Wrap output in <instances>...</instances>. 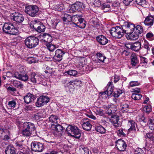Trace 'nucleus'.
I'll return each mask as SVG.
<instances>
[{
	"instance_id": "nucleus-3",
	"label": "nucleus",
	"mask_w": 154,
	"mask_h": 154,
	"mask_svg": "<svg viewBox=\"0 0 154 154\" xmlns=\"http://www.w3.org/2000/svg\"><path fill=\"white\" fill-rule=\"evenodd\" d=\"M18 27L14 26L13 23H5L3 27V31L5 33L11 35H16L19 32Z\"/></svg>"
},
{
	"instance_id": "nucleus-8",
	"label": "nucleus",
	"mask_w": 154,
	"mask_h": 154,
	"mask_svg": "<svg viewBox=\"0 0 154 154\" xmlns=\"http://www.w3.org/2000/svg\"><path fill=\"white\" fill-rule=\"evenodd\" d=\"M121 27L124 33L127 34V35H128L129 32L134 31L135 25L131 23L125 22L124 24Z\"/></svg>"
},
{
	"instance_id": "nucleus-24",
	"label": "nucleus",
	"mask_w": 154,
	"mask_h": 154,
	"mask_svg": "<svg viewBox=\"0 0 154 154\" xmlns=\"http://www.w3.org/2000/svg\"><path fill=\"white\" fill-rule=\"evenodd\" d=\"M42 36L43 38V41L46 42L45 44L50 43L52 41V37L49 34L44 33Z\"/></svg>"
},
{
	"instance_id": "nucleus-52",
	"label": "nucleus",
	"mask_w": 154,
	"mask_h": 154,
	"mask_svg": "<svg viewBox=\"0 0 154 154\" xmlns=\"http://www.w3.org/2000/svg\"><path fill=\"white\" fill-rule=\"evenodd\" d=\"M123 92V91L119 89L116 91H115L113 95L115 97H118L119 95Z\"/></svg>"
},
{
	"instance_id": "nucleus-19",
	"label": "nucleus",
	"mask_w": 154,
	"mask_h": 154,
	"mask_svg": "<svg viewBox=\"0 0 154 154\" xmlns=\"http://www.w3.org/2000/svg\"><path fill=\"white\" fill-rule=\"evenodd\" d=\"M106 87L107 88L106 90L103 92L102 94H106L109 96L111 95L113 92L114 88L112 82H109L107 85Z\"/></svg>"
},
{
	"instance_id": "nucleus-56",
	"label": "nucleus",
	"mask_w": 154,
	"mask_h": 154,
	"mask_svg": "<svg viewBox=\"0 0 154 154\" xmlns=\"http://www.w3.org/2000/svg\"><path fill=\"white\" fill-rule=\"evenodd\" d=\"M149 45V44L147 42H145L144 46L142 48V49L143 48L146 49V51L147 52L148 51H150Z\"/></svg>"
},
{
	"instance_id": "nucleus-45",
	"label": "nucleus",
	"mask_w": 154,
	"mask_h": 154,
	"mask_svg": "<svg viewBox=\"0 0 154 154\" xmlns=\"http://www.w3.org/2000/svg\"><path fill=\"white\" fill-rule=\"evenodd\" d=\"M65 73H66L70 75H72L74 76H76L78 74L77 72L75 70L71 69L65 72Z\"/></svg>"
},
{
	"instance_id": "nucleus-20",
	"label": "nucleus",
	"mask_w": 154,
	"mask_h": 154,
	"mask_svg": "<svg viewBox=\"0 0 154 154\" xmlns=\"http://www.w3.org/2000/svg\"><path fill=\"white\" fill-rule=\"evenodd\" d=\"M32 25L33 28L39 32H44L45 29V26L42 24H40L38 23H35Z\"/></svg>"
},
{
	"instance_id": "nucleus-51",
	"label": "nucleus",
	"mask_w": 154,
	"mask_h": 154,
	"mask_svg": "<svg viewBox=\"0 0 154 154\" xmlns=\"http://www.w3.org/2000/svg\"><path fill=\"white\" fill-rule=\"evenodd\" d=\"M146 136L150 140L154 142V132L147 133L146 134Z\"/></svg>"
},
{
	"instance_id": "nucleus-50",
	"label": "nucleus",
	"mask_w": 154,
	"mask_h": 154,
	"mask_svg": "<svg viewBox=\"0 0 154 154\" xmlns=\"http://www.w3.org/2000/svg\"><path fill=\"white\" fill-rule=\"evenodd\" d=\"M46 45L47 46L48 49L50 51H53L56 48L55 45L50 43L46 44Z\"/></svg>"
},
{
	"instance_id": "nucleus-7",
	"label": "nucleus",
	"mask_w": 154,
	"mask_h": 154,
	"mask_svg": "<svg viewBox=\"0 0 154 154\" xmlns=\"http://www.w3.org/2000/svg\"><path fill=\"white\" fill-rule=\"evenodd\" d=\"M110 33L113 37L119 38H121L124 34L122 27L118 26L112 28L110 30Z\"/></svg>"
},
{
	"instance_id": "nucleus-36",
	"label": "nucleus",
	"mask_w": 154,
	"mask_h": 154,
	"mask_svg": "<svg viewBox=\"0 0 154 154\" xmlns=\"http://www.w3.org/2000/svg\"><path fill=\"white\" fill-rule=\"evenodd\" d=\"M134 31H136L137 33L141 35L143 32V27L140 25H137L136 26H135V28H134Z\"/></svg>"
},
{
	"instance_id": "nucleus-64",
	"label": "nucleus",
	"mask_w": 154,
	"mask_h": 154,
	"mask_svg": "<svg viewBox=\"0 0 154 154\" xmlns=\"http://www.w3.org/2000/svg\"><path fill=\"white\" fill-rule=\"evenodd\" d=\"M113 79H114V83H116L119 80L120 78V77L119 76L116 75H115L114 76V77Z\"/></svg>"
},
{
	"instance_id": "nucleus-44",
	"label": "nucleus",
	"mask_w": 154,
	"mask_h": 154,
	"mask_svg": "<svg viewBox=\"0 0 154 154\" xmlns=\"http://www.w3.org/2000/svg\"><path fill=\"white\" fill-rule=\"evenodd\" d=\"M126 132L125 129L121 128L117 131V134L120 137H125L126 135Z\"/></svg>"
},
{
	"instance_id": "nucleus-9",
	"label": "nucleus",
	"mask_w": 154,
	"mask_h": 154,
	"mask_svg": "<svg viewBox=\"0 0 154 154\" xmlns=\"http://www.w3.org/2000/svg\"><path fill=\"white\" fill-rule=\"evenodd\" d=\"M31 146L32 150L35 152H42L44 149V145L38 142H32Z\"/></svg>"
},
{
	"instance_id": "nucleus-33",
	"label": "nucleus",
	"mask_w": 154,
	"mask_h": 154,
	"mask_svg": "<svg viewBox=\"0 0 154 154\" xmlns=\"http://www.w3.org/2000/svg\"><path fill=\"white\" fill-rule=\"evenodd\" d=\"M50 122L54 123H58V121L59 120L58 117L56 115H51L49 118Z\"/></svg>"
},
{
	"instance_id": "nucleus-23",
	"label": "nucleus",
	"mask_w": 154,
	"mask_h": 154,
	"mask_svg": "<svg viewBox=\"0 0 154 154\" xmlns=\"http://www.w3.org/2000/svg\"><path fill=\"white\" fill-rule=\"evenodd\" d=\"M104 109L107 110L106 113L109 115H111L115 112V110H113V106L110 105L108 106L104 105L103 106Z\"/></svg>"
},
{
	"instance_id": "nucleus-10",
	"label": "nucleus",
	"mask_w": 154,
	"mask_h": 154,
	"mask_svg": "<svg viewBox=\"0 0 154 154\" xmlns=\"http://www.w3.org/2000/svg\"><path fill=\"white\" fill-rule=\"evenodd\" d=\"M49 100V98L48 97L41 96L37 99L35 103V105L38 107L42 106L48 103Z\"/></svg>"
},
{
	"instance_id": "nucleus-26",
	"label": "nucleus",
	"mask_w": 154,
	"mask_h": 154,
	"mask_svg": "<svg viewBox=\"0 0 154 154\" xmlns=\"http://www.w3.org/2000/svg\"><path fill=\"white\" fill-rule=\"evenodd\" d=\"M131 58V63L132 66H135L139 63V61L137 59V56L135 54H132Z\"/></svg>"
},
{
	"instance_id": "nucleus-43",
	"label": "nucleus",
	"mask_w": 154,
	"mask_h": 154,
	"mask_svg": "<svg viewBox=\"0 0 154 154\" xmlns=\"http://www.w3.org/2000/svg\"><path fill=\"white\" fill-rule=\"evenodd\" d=\"M142 96L141 94H140L133 93L131 96V98L135 100H139L141 99Z\"/></svg>"
},
{
	"instance_id": "nucleus-6",
	"label": "nucleus",
	"mask_w": 154,
	"mask_h": 154,
	"mask_svg": "<svg viewBox=\"0 0 154 154\" xmlns=\"http://www.w3.org/2000/svg\"><path fill=\"white\" fill-rule=\"evenodd\" d=\"M39 9L38 7L35 5H28L26 6L24 11L29 16L34 17L38 15Z\"/></svg>"
},
{
	"instance_id": "nucleus-32",
	"label": "nucleus",
	"mask_w": 154,
	"mask_h": 154,
	"mask_svg": "<svg viewBox=\"0 0 154 154\" xmlns=\"http://www.w3.org/2000/svg\"><path fill=\"white\" fill-rule=\"evenodd\" d=\"M79 151L81 152L80 154H89V150L86 147H85L83 145H81L79 147Z\"/></svg>"
},
{
	"instance_id": "nucleus-30",
	"label": "nucleus",
	"mask_w": 154,
	"mask_h": 154,
	"mask_svg": "<svg viewBox=\"0 0 154 154\" xmlns=\"http://www.w3.org/2000/svg\"><path fill=\"white\" fill-rule=\"evenodd\" d=\"M119 117L114 116L112 118L111 122L113 124L114 126L116 127H118L120 125V122L119 121Z\"/></svg>"
},
{
	"instance_id": "nucleus-14",
	"label": "nucleus",
	"mask_w": 154,
	"mask_h": 154,
	"mask_svg": "<svg viewBox=\"0 0 154 154\" xmlns=\"http://www.w3.org/2000/svg\"><path fill=\"white\" fill-rule=\"evenodd\" d=\"M11 19L16 22L21 23L24 20L23 15L19 13H15L12 14Z\"/></svg>"
},
{
	"instance_id": "nucleus-22",
	"label": "nucleus",
	"mask_w": 154,
	"mask_h": 154,
	"mask_svg": "<svg viewBox=\"0 0 154 154\" xmlns=\"http://www.w3.org/2000/svg\"><path fill=\"white\" fill-rule=\"evenodd\" d=\"M154 17L152 16H149L145 19L144 21L146 25L151 26L153 25L154 23Z\"/></svg>"
},
{
	"instance_id": "nucleus-16",
	"label": "nucleus",
	"mask_w": 154,
	"mask_h": 154,
	"mask_svg": "<svg viewBox=\"0 0 154 154\" xmlns=\"http://www.w3.org/2000/svg\"><path fill=\"white\" fill-rule=\"evenodd\" d=\"M55 54L54 59L57 61L60 62L62 60L63 56L65 52L61 50L57 49L55 51Z\"/></svg>"
},
{
	"instance_id": "nucleus-54",
	"label": "nucleus",
	"mask_w": 154,
	"mask_h": 154,
	"mask_svg": "<svg viewBox=\"0 0 154 154\" xmlns=\"http://www.w3.org/2000/svg\"><path fill=\"white\" fill-rule=\"evenodd\" d=\"M28 61L30 63H35L37 61V58L34 57H28Z\"/></svg>"
},
{
	"instance_id": "nucleus-37",
	"label": "nucleus",
	"mask_w": 154,
	"mask_h": 154,
	"mask_svg": "<svg viewBox=\"0 0 154 154\" xmlns=\"http://www.w3.org/2000/svg\"><path fill=\"white\" fill-rule=\"evenodd\" d=\"M17 104V103L15 100H13L8 102L7 107L8 109H13L14 108Z\"/></svg>"
},
{
	"instance_id": "nucleus-61",
	"label": "nucleus",
	"mask_w": 154,
	"mask_h": 154,
	"mask_svg": "<svg viewBox=\"0 0 154 154\" xmlns=\"http://www.w3.org/2000/svg\"><path fill=\"white\" fill-rule=\"evenodd\" d=\"M96 113L97 115H99L100 116H102L104 115V113L103 111L100 109L97 110Z\"/></svg>"
},
{
	"instance_id": "nucleus-2",
	"label": "nucleus",
	"mask_w": 154,
	"mask_h": 154,
	"mask_svg": "<svg viewBox=\"0 0 154 154\" xmlns=\"http://www.w3.org/2000/svg\"><path fill=\"white\" fill-rule=\"evenodd\" d=\"M22 133L23 135L26 137L35 136L37 134L35 125L29 122H24Z\"/></svg>"
},
{
	"instance_id": "nucleus-62",
	"label": "nucleus",
	"mask_w": 154,
	"mask_h": 154,
	"mask_svg": "<svg viewBox=\"0 0 154 154\" xmlns=\"http://www.w3.org/2000/svg\"><path fill=\"white\" fill-rule=\"evenodd\" d=\"M136 3L140 5H142L145 3V0H135Z\"/></svg>"
},
{
	"instance_id": "nucleus-27",
	"label": "nucleus",
	"mask_w": 154,
	"mask_h": 154,
	"mask_svg": "<svg viewBox=\"0 0 154 154\" xmlns=\"http://www.w3.org/2000/svg\"><path fill=\"white\" fill-rule=\"evenodd\" d=\"M132 50L135 51H138L141 48V43L139 42L132 43Z\"/></svg>"
},
{
	"instance_id": "nucleus-59",
	"label": "nucleus",
	"mask_w": 154,
	"mask_h": 154,
	"mask_svg": "<svg viewBox=\"0 0 154 154\" xmlns=\"http://www.w3.org/2000/svg\"><path fill=\"white\" fill-rule=\"evenodd\" d=\"M45 154H63V153L61 151L57 152L56 151L53 150L49 153H46Z\"/></svg>"
},
{
	"instance_id": "nucleus-31",
	"label": "nucleus",
	"mask_w": 154,
	"mask_h": 154,
	"mask_svg": "<svg viewBox=\"0 0 154 154\" xmlns=\"http://www.w3.org/2000/svg\"><path fill=\"white\" fill-rule=\"evenodd\" d=\"M128 103V102H123L121 103L120 106L122 109L125 112H127L128 111V109L129 108V105Z\"/></svg>"
},
{
	"instance_id": "nucleus-42",
	"label": "nucleus",
	"mask_w": 154,
	"mask_h": 154,
	"mask_svg": "<svg viewBox=\"0 0 154 154\" xmlns=\"http://www.w3.org/2000/svg\"><path fill=\"white\" fill-rule=\"evenodd\" d=\"M149 129L151 130H154V119L153 118L149 119Z\"/></svg>"
},
{
	"instance_id": "nucleus-28",
	"label": "nucleus",
	"mask_w": 154,
	"mask_h": 154,
	"mask_svg": "<svg viewBox=\"0 0 154 154\" xmlns=\"http://www.w3.org/2000/svg\"><path fill=\"white\" fill-rule=\"evenodd\" d=\"M128 125L130 127L128 129L129 131L135 130V126L136 125V124L133 120H128Z\"/></svg>"
},
{
	"instance_id": "nucleus-17",
	"label": "nucleus",
	"mask_w": 154,
	"mask_h": 154,
	"mask_svg": "<svg viewBox=\"0 0 154 154\" xmlns=\"http://www.w3.org/2000/svg\"><path fill=\"white\" fill-rule=\"evenodd\" d=\"M46 116V112L45 110L43 109L33 115L32 117L35 118L36 120H38L42 118H45Z\"/></svg>"
},
{
	"instance_id": "nucleus-49",
	"label": "nucleus",
	"mask_w": 154,
	"mask_h": 154,
	"mask_svg": "<svg viewBox=\"0 0 154 154\" xmlns=\"http://www.w3.org/2000/svg\"><path fill=\"white\" fill-rule=\"evenodd\" d=\"M81 83V81L78 80H75L73 81H70L69 82V85H75L76 86H78Z\"/></svg>"
},
{
	"instance_id": "nucleus-53",
	"label": "nucleus",
	"mask_w": 154,
	"mask_h": 154,
	"mask_svg": "<svg viewBox=\"0 0 154 154\" xmlns=\"http://www.w3.org/2000/svg\"><path fill=\"white\" fill-rule=\"evenodd\" d=\"M19 154H33L32 152L27 148L23 152H21L18 153Z\"/></svg>"
},
{
	"instance_id": "nucleus-34",
	"label": "nucleus",
	"mask_w": 154,
	"mask_h": 154,
	"mask_svg": "<svg viewBox=\"0 0 154 154\" xmlns=\"http://www.w3.org/2000/svg\"><path fill=\"white\" fill-rule=\"evenodd\" d=\"M101 9L104 10V12L111 11V8L110 5L107 3H103L101 7Z\"/></svg>"
},
{
	"instance_id": "nucleus-13",
	"label": "nucleus",
	"mask_w": 154,
	"mask_h": 154,
	"mask_svg": "<svg viewBox=\"0 0 154 154\" xmlns=\"http://www.w3.org/2000/svg\"><path fill=\"white\" fill-rule=\"evenodd\" d=\"M115 143L116 146L119 150L124 151L125 150L127 146V144L123 140L119 139L116 141Z\"/></svg>"
},
{
	"instance_id": "nucleus-46",
	"label": "nucleus",
	"mask_w": 154,
	"mask_h": 154,
	"mask_svg": "<svg viewBox=\"0 0 154 154\" xmlns=\"http://www.w3.org/2000/svg\"><path fill=\"white\" fill-rule=\"evenodd\" d=\"M133 152L134 154H145L144 151L140 148L134 149Z\"/></svg>"
},
{
	"instance_id": "nucleus-38",
	"label": "nucleus",
	"mask_w": 154,
	"mask_h": 154,
	"mask_svg": "<svg viewBox=\"0 0 154 154\" xmlns=\"http://www.w3.org/2000/svg\"><path fill=\"white\" fill-rule=\"evenodd\" d=\"M13 84L14 86L19 89L22 88L23 87V85L21 82L17 80L13 81Z\"/></svg>"
},
{
	"instance_id": "nucleus-21",
	"label": "nucleus",
	"mask_w": 154,
	"mask_h": 154,
	"mask_svg": "<svg viewBox=\"0 0 154 154\" xmlns=\"http://www.w3.org/2000/svg\"><path fill=\"white\" fill-rule=\"evenodd\" d=\"M35 98V96L33 94L28 93L24 97L23 99L25 103L27 104H28L32 102Z\"/></svg>"
},
{
	"instance_id": "nucleus-58",
	"label": "nucleus",
	"mask_w": 154,
	"mask_h": 154,
	"mask_svg": "<svg viewBox=\"0 0 154 154\" xmlns=\"http://www.w3.org/2000/svg\"><path fill=\"white\" fill-rule=\"evenodd\" d=\"M8 133H7L5 134L3 138H2V139H3L5 140H8L10 138V134L9 131L8 130Z\"/></svg>"
},
{
	"instance_id": "nucleus-48",
	"label": "nucleus",
	"mask_w": 154,
	"mask_h": 154,
	"mask_svg": "<svg viewBox=\"0 0 154 154\" xmlns=\"http://www.w3.org/2000/svg\"><path fill=\"white\" fill-rule=\"evenodd\" d=\"M8 130L2 128H0V137L3 138L5 134L8 133Z\"/></svg>"
},
{
	"instance_id": "nucleus-35",
	"label": "nucleus",
	"mask_w": 154,
	"mask_h": 154,
	"mask_svg": "<svg viewBox=\"0 0 154 154\" xmlns=\"http://www.w3.org/2000/svg\"><path fill=\"white\" fill-rule=\"evenodd\" d=\"M95 130L97 132L101 134L104 133L106 131L105 128L101 125L97 126L95 127Z\"/></svg>"
},
{
	"instance_id": "nucleus-4",
	"label": "nucleus",
	"mask_w": 154,
	"mask_h": 154,
	"mask_svg": "<svg viewBox=\"0 0 154 154\" xmlns=\"http://www.w3.org/2000/svg\"><path fill=\"white\" fill-rule=\"evenodd\" d=\"M24 42L25 45L28 48L32 49L38 45L39 40L35 37L30 36L27 37Z\"/></svg>"
},
{
	"instance_id": "nucleus-41",
	"label": "nucleus",
	"mask_w": 154,
	"mask_h": 154,
	"mask_svg": "<svg viewBox=\"0 0 154 154\" xmlns=\"http://www.w3.org/2000/svg\"><path fill=\"white\" fill-rule=\"evenodd\" d=\"M16 147L17 149L20 150V152H18L17 154H19L18 153L24 151L26 148L24 145H22L20 143H17L16 144Z\"/></svg>"
},
{
	"instance_id": "nucleus-63",
	"label": "nucleus",
	"mask_w": 154,
	"mask_h": 154,
	"mask_svg": "<svg viewBox=\"0 0 154 154\" xmlns=\"http://www.w3.org/2000/svg\"><path fill=\"white\" fill-rule=\"evenodd\" d=\"M140 122L141 123H146L147 122V120L146 119L144 116H142L140 119Z\"/></svg>"
},
{
	"instance_id": "nucleus-15",
	"label": "nucleus",
	"mask_w": 154,
	"mask_h": 154,
	"mask_svg": "<svg viewBox=\"0 0 154 154\" xmlns=\"http://www.w3.org/2000/svg\"><path fill=\"white\" fill-rule=\"evenodd\" d=\"M81 122L84 129L86 131H89L91 129L92 125L90 122L89 119H84L81 120Z\"/></svg>"
},
{
	"instance_id": "nucleus-47",
	"label": "nucleus",
	"mask_w": 154,
	"mask_h": 154,
	"mask_svg": "<svg viewBox=\"0 0 154 154\" xmlns=\"http://www.w3.org/2000/svg\"><path fill=\"white\" fill-rule=\"evenodd\" d=\"M119 3L118 2H115L112 4L111 9L112 11H116V9H117L119 7Z\"/></svg>"
},
{
	"instance_id": "nucleus-29",
	"label": "nucleus",
	"mask_w": 154,
	"mask_h": 154,
	"mask_svg": "<svg viewBox=\"0 0 154 154\" xmlns=\"http://www.w3.org/2000/svg\"><path fill=\"white\" fill-rule=\"evenodd\" d=\"M75 16L72 17L67 14H65L64 17L62 18L63 21L64 22L73 21V18H75Z\"/></svg>"
},
{
	"instance_id": "nucleus-57",
	"label": "nucleus",
	"mask_w": 154,
	"mask_h": 154,
	"mask_svg": "<svg viewBox=\"0 0 154 154\" xmlns=\"http://www.w3.org/2000/svg\"><path fill=\"white\" fill-rule=\"evenodd\" d=\"M140 83L138 81H132L130 82L129 83L130 86L133 87L134 86H137L139 85Z\"/></svg>"
},
{
	"instance_id": "nucleus-18",
	"label": "nucleus",
	"mask_w": 154,
	"mask_h": 154,
	"mask_svg": "<svg viewBox=\"0 0 154 154\" xmlns=\"http://www.w3.org/2000/svg\"><path fill=\"white\" fill-rule=\"evenodd\" d=\"M97 41L99 44L105 45L108 43V40L103 35H100L96 37Z\"/></svg>"
},
{
	"instance_id": "nucleus-5",
	"label": "nucleus",
	"mask_w": 154,
	"mask_h": 154,
	"mask_svg": "<svg viewBox=\"0 0 154 154\" xmlns=\"http://www.w3.org/2000/svg\"><path fill=\"white\" fill-rule=\"evenodd\" d=\"M67 133L69 135L79 139L81 136L80 131L75 126L69 125L66 129Z\"/></svg>"
},
{
	"instance_id": "nucleus-25",
	"label": "nucleus",
	"mask_w": 154,
	"mask_h": 154,
	"mask_svg": "<svg viewBox=\"0 0 154 154\" xmlns=\"http://www.w3.org/2000/svg\"><path fill=\"white\" fill-rule=\"evenodd\" d=\"M128 35L130 39L134 40L137 39L140 35L137 33L136 31H132L129 32V34Z\"/></svg>"
},
{
	"instance_id": "nucleus-40",
	"label": "nucleus",
	"mask_w": 154,
	"mask_h": 154,
	"mask_svg": "<svg viewBox=\"0 0 154 154\" xmlns=\"http://www.w3.org/2000/svg\"><path fill=\"white\" fill-rule=\"evenodd\" d=\"M96 55L98 60L102 62H103L105 59L106 58V57L104 56L103 54L100 53H97L96 54Z\"/></svg>"
},
{
	"instance_id": "nucleus-55",
	"label": "nucleus",
	"mask_w": 154,
	"mask_h": 154,
	"mask_svg": "<svg viewBox=\"0 0 154 154\" xmlns=\"http://www.w3.org/2000/svg\"><path fill=\"white\" fill-rule=\"evenodd\" d=\"M144 110L146 112H149L151 110V106L150 105H146L144 108Z\"/></svg>"
},
{
	"instance_id": "nucleus-12",
	"label": "nucleus",
	"mask_w": 154,
	"mask_h": 154,
	"mask_svg": "<svg viewBox=\"0 0 154 154\" xmlns=\"http://www.w3.org/2000/svg\"><path fill=\"white\" fill-rule=\"evenodd\" d=\"M85 8V6L83 3L77 2L72 5L70 10V11H72V12H74L76 11H81Z\"/></svg>"
},
{
	"instance_id": "nucleus-1",
	"label": "nucleus",
	"mask_w": 154,
	"mask_h": 154,
	"mask_svg": "<svg viewBox=\"0 0 154 154\" xmlns=\"http://www.w3.org/2000/svg\"><path fill=\"white\" fill-rule=\"evenodd\" d=\"M14 77L15 78L22 81L26 82L29 79L33 83H41L43 81V78L41 76L34 72L32 73L29 77L26 74H22L18 72H15Z\"/></svg>"
},
{
	"instance_id": "nucleus-11",
	"label": "nucleus",
	"mask_w": 154,
	"mask_h": 154,
	"mask_svg": "<svg viewBox=\"0 0 154 154\" xmlns=\"http://www.w3.org/2000/svg\"><path fill=\"white\" fill-rule=\"evenodd\" d=\"M63 129V127L60 125H55L53 128L52 133L55 137H61L62 135Z\"/></svg>"
},
{
	"instance_id": "nucleus-60",
	"label": "nucleus",
	"mask_w": 154,
	"mask_h": 154,
	"mask_svg": "<svg viewBox=\"0 0 154 154\" xmlns=\"http://www.w3.org/2000/svg\"><path fill=\"white\" fill-rule=\"evenodd\" d=\"M63 4L58 5L57 7V10L58 11H61L63 9Z\"/></svg>"
},
{
	"instance_id": "nucleus-39",
	"label": "nucleus",
	"mask_w": 154,
	"mask_h": 154,
	"mask_svg": "<svg viewBox=\"0 0 154 154\" xmlns=\"http://www.w3.org/2000/svg\"><path fill=\"white\" fill-rule=\"evenodd\" d=\"M140 64L142 66H146L147 64L148 59L145 57L140 56Z\"/></svg>"
}]
</instances>
